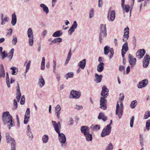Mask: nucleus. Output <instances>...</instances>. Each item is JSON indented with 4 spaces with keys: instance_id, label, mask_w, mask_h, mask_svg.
Here are the masks:
<instances>
[{
    "instance_id": "obj_57",
    "label": "nucleus",
    "mask_w": 150,
    "mask_h": 150,
    "mask_svg": "<svg viewBox=\"0 0 150 150\" xmlns=\"http://www.w3.org/2000/svg\"><path fill=\"white\" fill-rule=\"evenodd\" d=\"M120 97L119 98V100H123L124 98V96L123 93H121L120 94Z\"/></svg>"
},
{
    "instance_id": "obj_44",
    "label": "nucleus",
    "mask_w": 150,
    "mask_h": 150,
    "mask_svg": "<svg viewBox=\"0 0 150 150\" xmlns=\"http://www.w3.org/2000/svg\"><path fill=\"white\" fill-rule=\"evenodd\" d=\"M7 126L9 129H10L11 128V127L13 126H14L15 125L14 124V122L12 119H11V121H9V124H8Z\"/></svg>"
},
{
    "instance_id": "obj_55",
    "label": "nucleus",
    "mask_w": 150,
    "mask_h": 150,
    "mask_svg": "<svg viewBox=\"0 0 150 150\" xmlns=\"http://www.w3.org/2000/svg\"><path fill=\"white\" fill-rule=\"evenodd\" d=\"M94 14V11L93 8H91L89 13V18H91L93 17Z\"/></svg>"
},
{
    "instance_id": "obj_49",
    "label": "nucleus",
    "mask_w": 150,
    "mask_h": 150,
    "mask_svg": "<svg viewBox=\"0 0 150 150\" xmlns=\"http://www.w3.org/2000/svg\"><path fill=\"white\" fill-rule=\"evenodd\" d=\"M74 122V120L72 118H69V120L68 122V125H72Z\"/></svg>"
},
{
    "instance_id": "obj_23",
    "label": "nucleus",
    "mask_w": 150,
    "mask_h": 150,
    "mask_svg": "<svg viewBox=\"0 0 150 150\" xmlns=\"http://www.w3.org/2000/svg\"><path fill=\"white\" fill-rule=\"evenodd\" d=\"M98 118V119L102 120L104 122H105L108 120L107 117L105 116L103 112H100L99 113Z\"/></svg>"
},
{
    "instance_id": "obj_16",
    "label": "nucleus",
    "mask_w": 150,
    "mask_h": 150,
    "mask_svg": "<svg viewBox=\"0 0 150 150\" xmlns=\"http://www.w3.org/2000/svg\"><path fill=\"white\" fill-rule=\"evenodd\" d=\"M52 122L54 129L56 132L57 133L60 132V129L61 128V127H60L58 125H57V123L55 121L52 120Z\"/></svg>"
},
{
    "instance_id": "obj_19",
    "label": "nucleus",
    "mask_w": 150,
    "mask_h": 150,
    "mask_svg": "<svg viewBox=\"0 0 150 150\" xmlns=\"http://www.w3.org/2000/svg\"><path fill=\"white\" fill-rule=\"evenodd\" d=\"M5 77V73L3 65L2 64L0 65V78Z\"/></svg>"
},
{
    "instance_id": "obj_38",
    "label": "nucleus",
    "mask_w": 150,
    "mask_h": 150,
    "mask_svg": "<svg viewBox=\"0 0 150 150\" xmlns=\"http://www.w3.org/2000/svg\"><path fill=\"white\" fill-rule=\"evenodd\" d=\"M128 44L127 42H125L122 45V49L125 50L126 51H127L128 50Z\"/></svg>"
},
{
    "instance_id": "obj_62",
    "label": "nucleus",
    "mask_w": 150,
    "mask_h": 150,
    "mask_svg": "<svg viewBox=\"0 0 150 150\" xmlns=\"http://www.w3.org/2000/svg\"><path fill=\"white\" fill-rule=\"evenodd\" d=\"M27 133L28 136H29L30 137H32V138H33V134H32L31 131L27 132Z\"/></svg>"
},
{
    "instance_id": "obj_45",
    "label": "nucleus",
    "mask_w": 150,
    "mask_h": 150,
    "mask_svg": "<svg viewBox=\"0 0 150 150\" xmlns=\"http://www.w3.org/2000/svg\"><path fill=\"white\" fill-rule=\"evenodd\" d=\"M130 56H131L132 59H131V61L132 62V64H134V65H135L136 64V62L137 61L136 59L135 58H133V56L131 55L130 54H129L128 55V58L129 59V57L130 56Z\"/></svg>"
},
{
    "instance_id": "obj_51",
    "label": "nucleus",
    "mask_w": 150,
    "mask_h": 150,
    "mask_svg": "<svg viewBox=\"0 0 150 150\" xmlns=\"http://www.w3.org/2000/svg\"><path fill=\"white\" fill-rule=\"evenodd\" d=\"M13 105L15 107V110L18 107V103L17 102L15 99H14L13 100Z\"/></svg>"
},
{
    "instance_id": "obj_27",
    "label": "nucleus",
    "mask_w": 150,
    "mask_h": 150,
    "mask_svg": "<svg viewBox=\"0 0 150 150\" xmlns=\"http://www.w3.org/2000/svg\"><path fill=\"white\" fill-rule=\"evenodd\" d=\"M38 83L40 84V87H42L45 85V81L42 76H40V78L39 79Z\"/></svg>"
},
{
    "instance_id": "obj_42",
    "label": "nucleus",
    "mask_w": 150,
    "mask_h": 150,
    "mask_svg": "<svg viewBox=\"0 0 150 150\" xmlns=\"http://www.w3.org/2000/svg\"><path fill=\"white\" fill-rule=\"evenodd\" d=\"M122 7L123 9L126 12L128 13L129 11L130 6L129 5H124V6H123V7L122 6Z\"/></svg>"
},
{
    "instance_id": "obj_46",
    "label": "nucleus",
    "mask_w": 150,
    "mask_h": 150,
    "mask_svg": "<svg viewBox=\"0 0 150 150\" xmlns=\"http://www.w3.org/2000/svg\"><path fill=\"white\" fill-rule=\"evenodd\" d=\"M100 128L99 125H96L92 128V129L94 131H97L100 129Z\"/></svg>"
},
{
    "instance_id": "obj_56",
    "label": "nucleus",
    "mask_w": 150,
    "mask_h": 150,
    "mask_svg": "<svg viewBox=\"0 0 150 150\" xmlns=\"http://www.w3.org/2000/svg\"><path fill=\"white\" fill-rule=\"evenodd\" d=\"M17 42V38H13L12 42V44L14 45H16Z\"/></svg>"
},
{
    "instance_id": "obj_50",
    "label": "nucleus",
    "mask_w": 150,
    "mask_h": 150,
    "mask_svg": "<svg viewBox=\"0 0 150 150\" xmlns=\"http://www.w3.org/2000/svg\"><path fill=\"white\" fill-rule=\"evenodd\" d=\"M33 38H29L28 41L29 45L30 46H32L33 44Z\"/></svg>"
},
{
    "instance_id": "obj_37",
    "label": "nucleus",
    "mask_w": 150,
    "mask_h": 150,
    "mask_svg": "<svg viewBox=\"0 0 150 150\" xmlns=\"http://www.w3.org/2000/svg\"><path fill=\"white\" fill-rule=\"evenodd\" d=\"M0 56L1 57V59L3 60L8 56V54L5 51L0 53Z\"/></svg>"
},
{
    "instance_id": "obj_21",
    "label": "nucleus",
    "mask_w": 150,
    "mask_h": 150,
    "mask_svg": "<svg viewBox=\"0 0 150 150\" xmlns=\"http://www.w3.org/2000/svg\"><path fill=\"white\" fill-rule=\"evenodd\" d=\"M86 59H83L78 63V66L79 68L82 69H84L86 65Z\"/></svg>"
},
{
    "instance_id": "obj_3",
    "label": "nucleus",
    "mask_w": 150,
    "mask_h": 150,
    "mask_svg": "<svg viewBox=\"0 0 150 150\" xmlns=\"http://www.w3.org/2000/svg\"><path fill=\"white\" fill-rule=\"evenodd\" d=\"M120 107L119 104L117 102L116 108V114L117 115L119 119H120L122 115V113L123 112V105L122 103H121L120 104Z\"/></svg>"
},
{
    "instance_id": "obj_28",
    "label": "nucleus",
    "mask_w": 150,
    "mask_h": 150,
    "mask_svg": "<svg viewBox=\"0 0 150 150\" xmlns=\"http://www.w3.org/2000/svg\"><path fill=\"white\" fill-rule=\"evenodd\" d=\"M63 34V32L61 30H58L55 32L52 35L54 37H59Z\"/></svg>"
},
{
    "instance_id": "obj_33",
    "label": "nucleus",
    "mask_w": 150,
    "mask_h": 150,
    "mask_svg": "<svg viewBox=\"0 0 150 150\" xmlns=\"http://www.w3.org/2000/svg\"><path fill=\"white\" fill-rule=\"evenodd\" d=\"M62 38H55L54 39L51 41L49 44V45H51L56 43L57 42H62Z\"/></svg>"
},
{
    "instance_id": "obj_40",
    "label": "nucleus",
    "mask_w": 150,
    "mask_h": 150,
    "mask_svg": "<svg viewBox=\"0 0 150 150\" xmlns=\"http://www.w3.org/2000/svg\"><path fill=\"white\" fill-rule=\"evenodd\" d=\"M113 148V146L112 144L110 142L108 144L105 150H112Z\"/></svg>"
},
{
    "instance_id": "obj_18",
    "label": "nucleus",
    "mask_w": 150,
    "mask_h": 150,
    "mask_svg": "<svg viewBox=\"0 0 150 150\" xmlns=\"http://www.w3.org/2000/svg\"><path fill=\"white\" fill-rule=\"evenodd\" d=\"M61 110L60 106L59 104L57 105L55 108V110L57 119L59 118V115L61 113Z\"/></svg>"
},
{
    "instance_id": "obj_25",
    "label": "nucleus",
    "mask_w": 150,
    "mask_h": 150,
    "mask_svg": "<svg viewBox=\"0 0 150 150\" xmlns=\"http://www.w3.org/2000/svg\"><path fill=\"white\" fill-rule=\"evenodd\" d=\"M104 64H99L97 66V70L100 72H102L104 69Z\"/></svg>"
},
{
    "instance_id": "obj_4",
    "label": "nucleus",
    "mask_w": 150,
    "mask_h": 150,
    "mask_svg": "<svg viewBox=\"0 0 150 150\" xmlns=\"http://www.w3.org/2000/svg\"><path fill=\"white\" fill-rule=\"evenodd\" d=\"M104 52L105 55H107L109 52H110V55H108L109 58L110 59L112 58L114 54L113 49L112 48H110V47L108 45L104 47Z\"/></svg>"
},
{
    "instance_id": "obj_35",
    "label": "nucleus",
    "mask_w": 150,
    "mask_h": 150,
    "mask_svg": "<svg viewBox=\"0 0 150 150\" xmlns=\"http://www.w3.org/2000/svg\"><path fill=\"white\" fill-rule=\"evenodd\" d=\"M48 139L49 137L47 135L45 134L43 136L42 140L43 143H47L48 142Z\"/></svg>"
},
{
    "instance_id": "obj_7",
    "label": "nucleus",
    "mask_w": 150,
    "mask_h": 150,
    "mask_svg": "<svg viewBox=\"0 0 150 150\" xmlns=\"http://www.w3.org/2000/svg\"><path fill=\"white\" fill-rule=\"evenodd\" d=\"M111 130V128L106 125L103 129L101 134V137H104L109 135Z\"/></svg>"
},
{
    "instance_id": "obj_8",
    "label": "nucleus",
    "mask_w": 150,
    "mask_h": 150,
    "mask_svg": "<svg viewBox=\"0 0 150 150\" xmlns=\"http://www.w3.org/2000/svg\"><path fill=\"white\" fill-rule=\"evenodd\" d=\"M58 135V139L59 141L61 144H64L66 142V138L65 135L63 133H60V132L57 133ZM62 146L65 148L66 145L64 144H62Z\"/></svg>"
},
{
    "instance_id": "obj_1",
    "label": "nucleus",
    "mask_w": 150,
    "mask_h": 150,
    "mask_svg": "<svg viewBox=\"0 0 150 150\" xmlns=\"http://www.w3.org/2000/svg\"><path fill=\"white\" fill-rule=\"evenodd\" d=\"M2 119L3 124L6 125L9 124V121L13 119V117L8 111H6L3 113Z\"/></svg>"
},
{
    "instance_id": "obj_63",
    "label": "nucleus",
    "mask_w": 150,
    "mask_h": 150,
    "mask_svg": "<svg viewBox=\"0 0 150 150\" xmlns=\"http://www.w3.org/2000/svg\"><path fill=\"white\" fill-rule=\"evenodd\" d=\"M55 76L57 81H59L60 80V76L59 74H56Z\"/></svg>"
},
{
    "instance_id": "obj_58",
    "label": "nucleus",
    "mask_w": 150,
    "mask_h": 150,
    "mask_svg": "<svg viewBox=\"0 0 150 150\" xmlns=\"http://www.w3.org/2000/svg\"><path fill=\"white\" fill-rule=\"evenodd\" d=\"M103 58L101 57H99L98 59V61L100 62L99 64L102 63V64H104L103 63Z\"/></svg>"
},
{
    "instance_id": "obj_17",
    "label": "nucleus",
    "mask_w": 150,
    "mask_h": 150,
    "mask_svg": "<svg viewBox=\"0 0 150 150\" xmlns=\"http://www.w3.org/2000/svg\"><path fill=\"white\" fill-rule=\"evenodd\" d=\"M77 25L76 21H74L71 27L70 28L68 31V33L69 35H71L72 33L74 31V30L76 29L77 26Z\"/></svg>"
},
{
    "instance_id": "obj_52",
    "label": "nucleus",
    "mask_w": 150,
    "mask_h": 150,
    "mask_svg": "<svg viewBox=\"0 0 150 150\" xmlns=\"http://www.w3.org/2000/svg\"><path fill=\"white\" fill-rule=\"evenodd\" d=\"M74 108L78 110H79L83 109V107L82 105H76V107Z\"/></svg>"
},
{
    "instance_id": "obj_13",
    "label": "nucleus",
    "mask_w": 150,
    "mask_h": 150,
    "mask_svg": "<svg viewBox=\"0 0 150 150\" xmlns=\"http://www.w3.org/2000/svg\"><path fill=\"white\" fill-rule=\"evenodd\" d=\"M30 109L29 108H27L24 116V123L25 124H27L29 121L30 117Z\"/></svg>"
},
{
    "instance_id": "obj_61",
    "label": "nucleus",
    "mask_w": 150,
    "mask_h": 150,
    "mask_svg": "<svg viewBox=\"0 0 150 150\" xmlns=\"http://www.w3.org/2000/svg\"><path fill=\"white\" fill-rule=\"evenodd\" d=\"M43 11L45 12L46 14H47L49 12V9L46 6L44 8H43Z\"/></svg>"
},
{
    "instance_id": "obj_15",
    "label": "nucleus",
    "mask_w": 150,
    "mask_h": 150,
    "mask_svg": "<svg viewBox=\"0 0 150 150\" xmlns=\"http://www.w3.org/2000/svg\"><path fill=\"white\" fill-rule=\"evenodd\" d=\"M146 51L145 49H140L136 52V54L137 56L138 57L139 59H141L143 57Z\"/></svg>"
},
{
    "instance_id": "obj_43",
    "label": "nucleus",
    "mask_w": 150,
    "mask_h": 150,
    "mask_svg": "<svg viewBox=\"0 0 150 150\" xmlns=\"http://www.w3.org/2000/svg\"><path fill=\"white\" fill-rule=\"evenodd\" d=\"M14 49L13 48H12L10 50L8 54V57L11 60L13 57V55Z\"/></svg>"
},
{
    "instance_id": "obj_30",
    "label": "nucleus",
    "mask_w": 150,
    "mask_h": 150,
    "mask_svg": "<svg viewBox=\"0 0 150 150\" xmlns=\"http://www.w3.org/2000/svg\"><path fill=\"white\" fill-rule=\"evenodd\" d=\"M10 69L12 70L11 74L13 75H16L17 74V72L18 71V69L15 67H12Z\"/></svg>"
},
{
    "instance_id": "obj_47",
    "label": "nucleus",
    "mask_w": 150,
    "mask_h": 150,
    "mask_svg": "<svg viewBox=\"0 0 150 150\" xmlns=\"http://www.w3.org/2000/svg\"><path fill=\"white\" fill-rule=\"evenodd\" d=\"M134 116H132L131 119H130V127H132L133 126L134 122Z\"/></svg>"
},
{
    "instance_id": "obj_59",
    "label": "nucleus",
    "mask_w": 150,
    "mask_h": 150,
    "mask_svg": "<svg viewBox=\"0 0 150 150\" xmlns=\"http://www.w3.org/2000/svg\"><path fill=\"white\" fill-rule=\"evenodd\" d=\"M127 51H126L125 50H124L123 49L121 50V55L123 58L124 57L125 55V54L126 52Z\"/></svg>"
},
{
    "instance_id": "obj_36",
    "label": "nucleus",
    "mask_w": 150,
    "mask_h": 150,
    "mask_svg": "<svg viewBox=\"0 0 150 150\" xmlns=\"http://www.w3.org/2000/svg\"><path fill=\"white\" fill-rule=\"evenodd\" d=\"M45 58L44 57H43L42 58V61L41 65V69L44 70L45 68Z\"/></svg>"
},
{
    "instance_id": "obj_64",
    "label": "nucleus",
    "mask_w": 150,
    "mask_h": 150,
    "mask_svg": "<svg viewBox=\"0 0 150 150\" xmlns=\"http://www.w3.org/2000/svg\"><path fill=\"white\" fill-rule=\"evenodd\" d=\"M30 65H26V69H25V76L26 75V73H27L28 72V70L30 68Z\"/></svg>"
},
{
    "instance_id": "obj_41",
    "label": "nucleus",
    "mask_w": 150,
    "mask_h": 150,
    "mask_svg": "<svg viewBox=\"0 0 150 150\" xmlns=\"http://www.w3.org/2000/svg\"><path fill=\"white\" fill-rule=\"evenodd\" d=\"M150 117V111L147 110L145 113L144 117V119H146Z\"/></svg>"
},
{
    "instance_id": "obj_54",
    "label": "nucleus",
    "mask_w": 150,
    "mask_h": 150,
    "mask_svg": "<svg viewBox=\"0 0 150 150\" xmlns=\"http://www.w3.org/2000/svg\"><path fill=\"white\" fill-rule=\"evenodd\" d=\"M16 120L17 121V125L18 128H19L20 126V123L19 122V118L18 117V115H16Z\"/></svg>"
},
{
    "instance_id": "obj_31",
    "label": "nucleus",
    "mask_w": 150,
    "mask_h": 150,
    "mask_svg": "<svg viewBox=\"0 0 150 150\" xmlns=\"http://www.w3.org/2000/svg\"><path fill=\"white\" fill-rule=\"evenodd\" d=\"M129 29L128 27L125 28L124 30V38H129Z\"/></svg>"
},
{
    "instance_id": "obj_39",
    "label": "nucleus",
    "mask_w": 150,
    "mask_h": 150,
    "mask_svg": "<svg viewBox=\"0 0 150 150\" xmlns=\"http://www.w3.org/2000/svg\"><path fill=\"white\" fill-rule=\"evenodd\" d=\"M28 35L29 38L30 37H31V38H33L32 30L31 28H30L28 29Z\"/></svg>"
},
{
    "instance_id": "obj_6",
    "label": "nucleus",
    "mask_w": 150,
    "mask_h": 150,
    "mask_svg": "<svg viewBox=\"0 0 150 150\" xmlns=\"http://www.w3.org/2000/svg\"><path fill=\"white\" fill-rule=\"evenodd\" d=\"M81 95V92L72 90L70 92L69 98L77 99L79 98Z\"/></svg>"
},
{
    "instance_id": "obj_32",
    "label": "nucleus",
    "mask_w": 150,
    "mask_h": 150,
    "mask_svg": "<svg viewBox=\"0 0 150 150\" xmlns=\"http://www.w3.org/2000/svg\"><path fill=\"white\" fill-rule=\"evenodd\" d=\"M74 74L73 72H68L65 75L64 77L66 79H68L69 78H72L74 76Z\"/></svg>"
},
{
    "instance_id": "obj_20",
    "label": "nucleus",
    "mask_w": 150,
    "mask_h": 150,
    "mask_svg": "<svg viewBox=\"0 0 150 150\" xmlns=\"http://www.w3.org/2000/svg\"><path fill=\"white\" fill-rule=\"evenodd\" d=\"M81 131L82 133L84 134L89 132V128L88 126H83L81 127Z\"/></svg>"
},
{
    "instance_id": "obj_14",
    "label": "nucleus",
    "mask_w": 150,
    "mask_h": 150,
    "mask_svg": "<svg viewBox=\"0 0 150 150\" xmlns=\"http://www.w3.org/2000/svg\"><path fill=\"white\" fill-rule=\"evenodd\" d=\"M108 92L109 90L106 86H103L102 87V91L100 93L101 96L103 97H107L109 95Z\"/></svg>"
},
{
    "instance_id": "obj_24",
    "label": "nucleus",
    "mask_w": 150,
    "mask_h": 150,
    "mask_svg": "<svg viewBox=\"0 0 150 150\" xmlns=\"http://www.w3.org/2000/svg\"><path fill=\"white\" fill-rule=\"evenodd\" d=\"M86 137V139L88 142L91 141L93 139L92 135L88 132L84 135Z\"/></svg>"
},
{
    "instance_id": "obj_60",
    "label": "nucleus",
    "mask_w": 150,
    "mask_h": 150,
    "mask_svg": "<svg viewBox=\"0 0 150 150\" xmlns=\"http://www.w3.org/2000/svg\"><path fill=\"white\" fill-rule=\"evenodd\" d=\"M71 48L67 56V58H69V59H71Z\"/></svg>"
},
{
    "instance_id": "obj_34",
    "label": "nucleus",
    "mask_w": 150,
    "mask_h": 150,
    "mask_svg": "<svg viewBox=\"0 0 150 150\" xmlns=\"http://www.w3.org/2000/svg\"><path fill=\"white\" fill-rule=\"evenodd\" d=\"M137 104V100H135L132 101L130 104V108L132 109L134 108Z\"/></svg>"
},
{
    "instance_id": "obj_11",
    "label": "nucleus",
    "mask_w": 150,
    "mask_h": 150,
    "mask_svg": "<svg viewBox=\"0 0 150 150\" xmlns=\"http://www.w3.org/2000/svg\"><path fill=\"white\" fill-rule=\"evenodd\" d=\"M148 83V80L145 79L140 81L137 85V87L139 88H142L146 87Z\"/></svg>"
},
{
    "instance_id": "obj_53",
    "label": "nucleus",
    "mask_w": 150,
    "mask_h": 150,
    "mask_svg": "<svg viewBox=\"0 0 150 150\" xmlns=\"http://www.w3.org/2000/svg\"><path fill=\"white\" fill-rule=\"evenodd\" d=\"M132 57L130 56L129 57V63L130 64V65H131V68L132 69L133 68L134 66L135 65H134V64H132V62L131 61V59H132L131 58Z\"/></svg>"
},
{
    "instance_id": "obj_22",
    "label": "nucleus",
    "mask_w": 150,
    "mask_h": 150,
    "mask_svg": "<svg viewBox=\"0 0 150 150\" xmlns=\"http://www.w3.org/2000/svg\"><path fill=\"white\" fill-rule=\"evenodd\" d=\"M95 79H94V81H96L97 83H100L102 79L103 75L102 74L99 75L97 73H96L95 74Z\"/></svg>"
},
{
    "instance_id": "obj_29",
    "label": "nucleus",
    "mask_w": 150,
    "mask_h": 150,
    "mask_svg": "<svg viewBox=\"0 0 150 150\" xmlns=\"http://www.w3.org/2000/svg\"><path fill=\"white\" fill-rule=\"evenodd\" d=\"M150 129V119L147 120L146 122V127L144 128V131L147 130V131Z\"/></svg>"
},
{
    "instance_id": "obj_10",
    "label": "nucleus",
    "mask_w": 150,
    "mask_h": 150,
    "mask_svg": "<svg viewBox=\"0 0 150 150\" xmlns=\"http://www.w3.org/2000/svg\"><path fill=\"white\" fill-rule=\"evenodd\" d=\"M100 38L106 37L107 33L105 25L102 24L100 25Z\"/></svg>"
},
{
    "instance_id": "obj_12",
    "label": "nucleus",
    "mask_w": 150,
    "mask_h": 150,
    "mask_svg": "<svg viewBox=\"0 0 150 150\" xmlns=\"http://www.w3.org/2000/svg\"><path fill=\"white\" fill-rule=\"evenodd\" d=\"M115 10L111 11L110 9L108 11L107 16L108 20L112 21H113L115 18Z\"/></svg>"
},
{
    "instance_id": "obj_5",
    "label": "nucleus",
    "mask_w": 150,
    "mask_h": 150,
    "mask_svg": "<svg viewBox=\"0 0 150 150\" xmlns=\"http://www.w3.org/2000/svg\"><path fill=\"white\" fill-rule=\"evenodd\" d=\"M107 97L106 96L101 97L100 98V108L104 110H105L107 109V101L106 98Z\"/></svg>"
},
{
    "instance_id": "obj_2",
    "label": "nucleus",
    "mask_w": 150,
    "mask_h": 150,
    "mask_svg": "<svg viewBox=\"0 0 150 150\" xmlns=\"http://www.w3.org/2000/svg\"><path fill=\"white\" fill-rule=\"evenodd\" d=\"M6 137L7 142L8 143H10L11 141V150H16V144L15 140L12 137H11L8 133H6Z\"/></svg>"
},
{
    "instance_id": "obj_48",
    "label": "nucleus",
    "mask_w": 150,
    "mask_h": 150,
    "mask_svg": "<svg viewBox=\"0 0 150 150\" xmlns=\"http://www.w3.org/2000/svg\"><path fill=\"white\" fill-rule=\"evenodd\" d=\"M21 96V93H16V98L17 99V102H19Z\"/></svg>"
},
{
    "instance_id": "obj_26",
    "label": "nucleus",
    "mask_w": 150,
    "mask_h": 150,
    "mask_svg": "<svg viewBox=\"0 0 150 150\" xmlns=\"http://www.w3.org/2000/svg\"><path fill=\"white\" fill-rule=\"evenodd\" d=\"M17 22L16 16L15 13L12 15V21L11 23L13 26H14Z\"/></svg>"
},
{
    "instance_id": "obj_9",
    "label": "nucleus",
    "mask_w": 150,
    "mask_h": 150,
    "mask_svg": "<svg viewBox=\"0 0 150 150\" xmlns=\"http://www.w3.org/2000/svg\"><path fill=\"white\" fill-rule=\"evenodd\" d=\"M150 60V56L146 54L143 60V66L144 68H147L149 65Z\"/></svg>"
}]
</instances>
